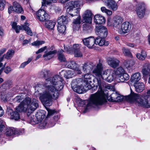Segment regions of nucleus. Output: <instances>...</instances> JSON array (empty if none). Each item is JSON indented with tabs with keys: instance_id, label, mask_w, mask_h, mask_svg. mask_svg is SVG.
<instances>
[{
	"instance_id": "obj_1",
	"label": "nucleus",
	"mask_w": 150,
	"mask_h": 150,
	"mask_svg": "<svg viewBox=\"0 0 150 150\" xmlns=\"http://www.w3.org/2000/svg\"><path fill=\"white\" fill-rule=\"evenodd\" d=\"M63 86V79L59 75L47 79L43 84L44 89L39 94L40 100L44 105L47 106L51 105L52 100H56L58 98L59 91Z\"/></svg>"
},
{
	"instance_id": "obj_2",
	"label": "nucleus",
	"mask_w": 150,
	"mask_h": 150,
	"mask_svg": "<svg viewBox=\"0 0 150 150\" xmlns=\"http://www.w3.org/2000/svg\"><path fill=\"white\" fill-rule=\"evenodd\" d=\"M118 94L117 92L113 93L110 96L108 97L107 93H105L102 89L99 90L97 92L91 95L84 112H85L87 109L91 107H95L96 106L102 105L104 103L106 102L107 99L110 101H116Z\"/></svg>"
},
{
	"instance_id": "obj_3",
	"label": "nucleus",
	"mask_w": 150,
	"mask_h": 150,
	"mask_svg": "<svg viewBox=\"0 0 150 150\" xmlns=\"http://www.w3.org/2000/svg\"><path fill=\"white\" fill-rule=\"evenodd\" d=\"M103 67L100 60L97 64L96 67L92 71L93 74L95 76L97 81V85L99 87V90L103 88L105 84V82L102 79L110 82L114 79L115 71L110 69L105 70L103 71Z\"/></svg>"
},
{
	"instance_id": "obj_4",
	"label": "nucleus",
	"mask_w": 150,
	"mask_h": 150,
	"mask_svg": "<svg viewBox=\"0 0 150 150\" xmlns=\"http://www.w3.org/2000/svg\"><path fill=\"white\" fill-rule=\"evenodd\" d=\"M93 75L89 74L84 75V80L78 78L73 80L71 83L72 89L76 93L81 94L84 93L92 87L91 84Z\"/></svg>"
},
{
	"instance_id": "obj_5",
	"label": "nucleus",
	"mask_w": 150,
	"mask_h": 150,
	"mask_svg": "<svg viewBox=\"0 0 150 150\" xmlns=\"http://www.w3.org/2000/svg\"><path fill=\"white\" fill-rule=\"evenodd\" d=\"M126 100L130 103H135L139 106L150 107V89L146 93L141 96L135 93L132 91L130 94L125 97Z\"/></svg>"
},
{
	"instance_id": "obj_6",
	"label": "nucleus",
	"mask_w": 150,
	"mask_h": 150,
	"mask_svg": "<svg viewBox=\"0 0 150 150\" xmlns=\"http://www.w3.org/2000/svg\"><path fill=\"white\" fill-rule=\"evenodd\" d=\"M38 107V101L35 98L26 97L19 105L16 109L20 112H33Z\"/></svg>"
},
{
	"instance_id": "obj_7",
	"label": "nucleus",
	"mask_w": 150,
	"mask_h": 150,
	"mask_svg": "<svg viewBox=\"0 0 150 150\" xmlns=\"http://www.w3.org/2000/svg\"><path fill=\"white\" fill-rule=\"evenodd\" d=\"M12 85V82L9 80L5 81L2 85L1 88L3 91L1 93V98L2 101H7L8 98L12 96L13 93L8 89Z\"/></svg>"
},
{
	"instance_id": "obj_8",
	"label": "nucleus",
	"mask_w": 150,
	"mask_h": 150,
	"mask_svg": "<svg viewBox=\"0 0 150 150\" xmlns=\"http://www.w3.org/2000/svg\"><path fill=\"white\" fill-rule=\"evenodd\" d=\"M107 21V26L108 27L117 29L118 30L119 28L121 27L120 25H121L123 22V19L119 17H115L112 19L108 18Z\"/></svg>"
},
{
	"instance_id": "obj_9",
	"label": "nucleus",
	"mask_w": 150,
	"mask_h": 150,
	"mask_svg": "<svg viewBox=\"0 0 150 150\" xmlns=\"http://www.w3.org/2000/svg\"><path fill=\"white\" fill-rule=\"evenodd\" d=\"M70 21V19H67L64 16H62L59 17L57 20V30L60 33H63L66 29L65 25Z\"/></svg>"
},
{
	"instance_id": "obj_10",
	"label": "nucleus",
	"mask_w": 150,
	"mask_h": 150,
	"mask_svg": "<svg viewBox=\"0 0 150 150\" xmlns=\"http://www.w3.org/2000/svg\"><path fill=\"white\" fill-rule=\"evenodd\" d=\"M135 11L138 16L140 18H143L145 13V7L144 4L139 3L136 6Z\"/></svg>"
},
{
	"instance_id": "obj_11",
	"label": "nucleus",
	"mask_w": 150,
	"mask_h": 150,
	"mask_svg": "<svg viewBox=\"0 0 150 150\" xmlns=\"http://www.w3.org/2000/svg\"><path fill=\"white\" fill-rule=\"evenodd\" d=\"M13 4V6H11L8 8V12L9 14L11 13L12 11L18 13H22L23 12V10L21 6L17 2H14Z\"/></svg>"
},
{
	"instance_id": "obj_12",
	"label": "nucleus",
	"mask_w": 150,
	"mask_h": 150,
	"mask_svg": "<svg viewBox=\"0 0 150 150\" xmlns=\"http://www.w3.org/2000/svg\"><path fill=\"white\" fill-rule=\"evenodd\" d=\"M131 28V25L128 22H125L122 23L120 27L118 28V32L120 34H124L129 32Z\"/></svg>"
},
{
	"instance_id": "obj_13",
	"label": "nucleus",
	"mask_w": 150,
	"mask_h": 150,
	"mask_svg": "<svg viewBox=\"0 0 150 150\" xmlns=\"http://www.w3.org/2000/svg\"><path fill=\"white\" fill-rule=\"evenodd\" d=\"M79 11L80 9L79 8H74L71 6H69L67 9L68 13L66 16H65V17H66L67 19H70V18L71 17H72L79 15Z\"/></svg>"
},
{
	"instance_id": "obj_14",
	"label": "nucleus",
	"mask_w": 150,
	"mask_h": 150,
	"mask_svg": "<svg viewBox=\"0 0 150 150\" xmlns=\"http://www.w3.org/2000/svg\"><path fill=\"white\" fill-rule=\"evenodd\" d=\"M65 65L67 67L74 70L77 74H81L79 66L75 62L70 61L67 62Z\"/></svg>"
},
{
	"instance_id": "obj_15",
	"label": "nucleus",
	"mask_w": 150,
	"mask_h": 150,
	"mask_svg": "<svg viewBox=\"0 0 150 150\" xmlns=\"http://www.w3.org/2000/svg\"><path fill=\"white\" fill-rule=\"evenodd\" d=\"M96 33L99 37L105 38L107 37L108 31L106 28L104 26L96 27L95 29Z\"/></svg>"
},
{
	"instance_id": "obj_16",
	"label": "nucleus",
	"mask_w": 150,
	"mask_h": 150,
	"mask_svg": "<svg viewBox=\"0 0 150 150\" xmlns=\"http://www.w3.org/2000/svg\"><path fill=\"white\" fill-rule=\"evenodd\" d=\"M93 14L91 11L88 10L86 11L82 15V22L91 23Z\"/></svg>"
},
{
	"instance_id": "obj_17",
	"label": "nucleus",
	"mask_w": 150,
	"mask_h": 150,
	"mask_svg": "<svg viewBox=\"0 0 150 150\" xmlns=\"http://www.w3.org/2000/svg\"><path fill=\"white\" fill-rule=\"evenodd\" d=\"M36 15L37 19L41 21H44L48 18V13L43 9L39 10Z\"/></svg>"
},
{
	"instance_id": "obj_18",
	"label": "nucleus",
	"mask_w": 150,
	"mask_h": 150,
	"mask_svg": "<svg viewBox=\"0 0 150 150\" xmlns=\"http://www.w3.org/2000/svg\"><path fill=\"white\" fill-rule=\"evenodd\" d=\"M54 47L53 46L48 48L47 50V51H49L45 52L43 56L45 60H49L53 57V54L57 52V51L54 50Z\"/></svg>"
},
{
	"instance_id": "obj_19",
	"label": "nucleus",
	"mask_w": 150,
	"mask_h": 150,
	"mask_svg": "<svg viewBox=\"0 0 150 150\" xmlns=\"http://www.w3.org/2000/svg\"><path fill=\"white\" fill-rule=\"evenodd\" d=\"M82 40L84 45L89 48L91 49L95 48V39L93 38L90 37L85 38Z\"/></svg>"
},
{
	"instance_id": "obj_20",
	"label": "nucleus",
	"mask_w": 150,
	"mask_h": 150,
	"mask_svg": "<svg viewBox=\"0 0 150 150\" xmlns=\"http://www.w3.org/2000/svg\"><path fill=\"white\" fill-rule=\"evenodd\" d=\"M104 3L109 8L113 11H116L117 9V4L114 0H107L104 1Z\"/></svg>"
},
{
	"instance_id": "obj_21",
	"label": "nucleus",
	"mask_w": 150,
	"mask_h": 150,
	"mask_svg": "<svg viewBox=\"0 0 150 150\" xmlns=\"http://www.w3.org/2000/svg\"><path fill=\"white\" fill-rule=\"evenodd\" d=\"M64 47L65 51L68 53L72 54L77 51L80 50L81 46L78 44L74 45L72 48H71L69 46L65 47L64 45Z\"/></svg>"
},
{
	"instance_id": "obj_22",
	"label": "nucleus",
	"mask_w": 150,
	"mask_h": 150,
	"mask_svg": "<svg viewBox=\"0 0 150 150\" xmlns=\"http://www.w3.org/2000/svg\"><path fill=\"white\" fill-rule=\"evenodd\" d=\"M109 65L113 68H115L118 66L120 61L114 57H108L107 60Z\"/></svg>"
},
{
	"instance_id": "obj_23",
	"label": "nucleus",
	"mask_w": 150,
	"mask_h": 150,
	"mask_svg": "<svg viewBox=\"0 0 150 150\" xmlns=\"http://www.w3.org/2000/svg\"><path fill=\"white\" fill-rule=\"evenodd\" d=\"M94 19L95 23L98 24H104L106 21L105 17L99 14L95 15Z\"/></svg>"
},
{
	"instance_id": "obj_24",
	"label": "nucleus",
	"mask_w": 150,
	"mask_h": 150,
	"mask_svg": "<svg viewBox=\"0 0 150 150\" xmlns=\"http://www.w3.org/2000/svg\"><path fill=\"white\" fill-rule=\"evenodd\" d=\"M134 86L136 91L138 93L142 92L144 88V84L142 82H135L134 83Z\"/></svg>"
},
{
	"instance_id": "obj_25",
	"label": "nucleus",
	"mask_w": 150,
	"mask_h": 150,
	"mask_svg": "<svg viewBox=\"0 0 150 150\" xmlns=\"http://www.w3.org/2000/svg\"><path fill=\"white\" fill-rule=\"evenodd\" d=\"M104 38L100 37L96 38L95 40V43L96 45L97 44L99 46H102L103 45L107 46L109 44V42L108 41H105Z\"/></svg>"
},
{
	"instance_id": "obj_26",
	"label": "nucleus",
	"mask_w": 150,
	"mask_h": 150,
	"mask_svg": "<svg viewBox=\"0 0 150 150\" xmlns=\"http://www.w3.org/2000/svg\"><path fill=\"white\" fill-rule=\"evenodd\" d=\"M129 76L127 73L122 74L116 77L117 81L118 82H123L129 79Z\"/></svg>"
},
{
	"instance_id": "obj_27",
	"label": "nucleus",
	"mask_w": 150,
	"mask_h": 150,
	"mask_svg": "<svg viewBox=\"0 0 150 150\" xmlns=\"http://www.w3.org/2000/svg\"><path fill=\"white\" fill-rule=\"evenodd\" d=\"M18 107V106L16 107V111H13L11 110H10L9 112L11 116V119H14L16 120L20 119L19 112H19L16 110V109Z\"/></svg>"
},
{
	"instance_id": "obj_28",
	"label": "nucleus",
	"mask_w": 150,
	"mask_h": 150,
	"mask_svg": "<svg viewBox=\"0 0 150 150\" xmlns=\"http://www.w3.org/2000/svg\"><path fill=\"white\" fill-rule=\"evenodd\" d=\"M150 71V65L149 63H146L143 65L142 72L144 75H148Z\"/></svg>"
},
{
	"instance_id": "obj_29",
	"label": "nucleus",
	"mask_w": 150,
	"mask_h": 150,
	"mask_svg": "<svg viewBox=\"0 0 150 150\" xmlns=\"http://www.w3.org/2000/svg\"><path fill=\"white\" fill-rule=\"evenodd\" d=\"M94 65L91 63H86L82 67L83 71L85 72H89L93 67Z\"/></svg>"
},
{
	"instance_id": "obj_30",
	"label": "nucleus",
	"mask_w": 150,
	"mask_h": 150,
	"mask_svg": "<svg viewBox=\"0 0 150 150\" xmlns=\"http://www.w3.org/2000/svg\"><path fill=\"white\" fill-rule=\"evenodd\" d=\"M6 135L10 136L13 134H18V130L13 127L9 128L7 129L6 133Z\"/></svg>"
},
{
	"instance_id": "obj_31",
	"label": "nucleus",
	"mask_w": 150,
	"mask_h": 150,
	"mask_svg": "<svg viewBox=\"0 0 150 150\" xmlns=\"http://www.w3.org/2000/svg\"><path fill=\"white\" fill-rule=\"evenodd\" d=\"M29 24L28 23H25L24 25H22L21 30H23L26 32L27 33L30 35H33V33L31 29L29 28Z\"/></svg>"
},
{
	"instance_id": "obj_32",
	"label": "nucleus",
	"mask_w": 150,
	"mask_h": 150,
	"mask_svg": "<svg viewBox=\"0 0 150 150\" xmlns=\"http://www.w3.org/2000/svg\"><path fill=\"white\" fill-rule=\"evenodd\" d=\"M45 26L49 30H52L55 25V22L51 20H47L46 21Z\"/></svg>"
},
{
	"instance_id": "obj_33",
	"label": "nucleus",
	"mask_w": 150,
	"mask_h": 150,
	"mask_svg": "<svg viewBox=\"0 0 150 150\" xmlns=\"http://www.w3.org/2000/svg\"><path fill=\"white\" fill-rule=\"evenodd\" d=\"M141 76L139 73L137 72L134 74L131 78V80L132 82H138L141 79Z\"/></svg>"
},
{
	"instance_id": "obj_34",
	"label": "nucleus",
	"mask_w": 150,
	"mask_h": 150,
	"mask_svg": "<svg viewBox=\"0 0 150 150\" xmlns=\"http://www.w3.org/2000/svg\"><path fill=\"white\" fill-rule=\"evenodd\" d=\"M146 52L144 51H142L140 53H138L136 54L137 57L140 60H144L146 57Z\"/></svg>"
},
{
	"instance_id": "obj_35",
	"label": "nucleus",
	"mask_w": 150,
	"mask_h": 150,
	"mask_svg": "<svg viewBox=\"0 0 150 150\" xmlns=\"http://www.w3.org/2000/svg\"><path fill=\"white\" fill-rule=\"evenodd\" d=\"M134 64V62L132 60L126 61L124 63L125 67L129 69Z\"/></svg>"
},
{
	"instance_id": "obj_36",
	"label": "nucleus",
	"mask_w": 150,
	"mask_h": 150,
	"mask_svg": "<svg viewBox=\"0 0 150 150\" xmlns=\"http://www.w3.org/2000/svg\"><path fill=\"white\" fill-rule=\"evenodd\" d=\"M68 4L69 6H71L74 8L79 7L80 6V1H71L68 2Z\"/></svg>"
},
{
	"instance_id": "obj_37",
	"label": "nucleus",
	"mask_w": 150,
	"mask_h": 150,
	"mask_svg": "<svg viewBox=\"0 0 150 150\" xmlns=\"http://www.w3.org/2000/svg\"><path fill=\"white\" fill-rule=\"evenodd\" d=\"M32 112H28L27 113V115L28 117V118L30 120V121L31 122L35 121L36 117H38V115L40 116V113L39 112L37 113V114H36L35 116L33 113H31Z\"/></svg>"
},
{
	"instance_id": "obj_38",
	"label": "nucleus",
	"mask_w": 150,
	"mask_h": 150,
	"mask_svg": "<svg viewBox=\"0 0 150 150\" xmlns=\"http://www.w3.org/2000/svg\"><path fill=\"white\" fill-rule=\"evenodd\" d=\"M74 75V71L71 70L66 71L64 74V77L67 79L72 78Z\"/></svg>"
},
{
	"instance_id": "obj_39",
	"label": "nucleus",
	"mask_w": 150,
	"mask_h": 150,
	"mask_svg": "<svg viewBox=\"0 0 150 150\" xmlns=\"http://www.w3.org/2000/svg\"><path fill=\"white\" fill-rule=\"evenodd\" d=\"M11 24L12 28L15 30L17 33H19L20 30L22 29V27L19 25H17V23L16 22H13Z\"/></svg>"
},
{
	"instance_id": "obj_40",
	"label": "nucleus",
	"mask_w": 150,
	"mask_h": 150,
	"mask_svg": "<svg viewBox=\"0 0 150 150\" xmlns=\"http://www.w3.org/2000/svg\"><path fill=\"white\" fill-rule=\"evenodd\" d=\"M49 71L46 69L42 70L39 73L40 76L42 78L47 77L48 76Z\"/></svg>"
},
{
	"instance_id": "obj_41",
	"label": "nucleus",
	"mask_w": 150,
	"mask_h": 150,
	"mask_svg": "<svg viewBox=\"0 0 150 150\" xmlns=\"http://www.w3.org/2000/svg\"><path fill=\"white\" fill-rule=\"evenodd\" d=\"M125 73H126L124 69L121 67L118 68L115 71V73L117 76V77Z\"/></svg>"
},
{
	"instance_id": "obj_42",
	"label": "nucleus",
	"mask_w": 150,
	"mask_h": 150,
	"mask_svg": "<svg viewBox=\"0 0 150 150\" xmlns=\"http://www.w3.org/2000/svg\"><path fill=\"white\" fill-rule=\"evenodd\" d=\"M14 52V50H9L7 52L5 58L7 59H10L13 56Z\"/></svg>"
},
{
	"instance_id": "obj_43",
	"label": "nucleus",
	"mask_w": 150,
	"mask_h": 150,
	"mask_svg": "<svg viewBox=\"0 0 150 150\" xmlns=\"http://www.w3.org/2000/svg\"><path fill=\"white\" fill-rule=\"evenodd\" d=\"M63 51V50H62L60 52H59L58 54V59L61 62H64L66 61V58L62 53Z\"/></svg>"
},
{
	"instance_id": "obj_44",
	"label": "nucleus",
	"mask_w": 150,
	"mask_h": 150,
	"mask_svg": "<svg viewBox=\"0 0 150 150\" xmlns=\"http://www.w3.org/2000/svg\"><path fill=\"white\" fill-rule=\"evenodd\" d=\"M122 51L123 54L125 56L132 57V55L129 50L126 49L125 47H123L122 48Z\"/></svg>"
},
{
	"instance_id": "obj_45",
	"label": "nucleus",
	"mask_w": 150,
	"mask_h": 150,
	"mask_svg": "<svg viewBox=\"0 0 150 150\" xmlns=\"http://www.w3.org/2000/svg\"><path fill=\"white\" fill-rule=\"evenodd\" d=\"M81 17L79 15L77 16V18L74 19L73 22V24H78L80 25L81 23Z\"/></svg>"
},
{
	"instance_id": "obj_46",
	"label": "nucleus",
	"mask_w": 150,
	"mask_h": 150,
	"mask_svg": "<svg viewBox=\"0 0 150 150\" xmlns=\"http://www.w3.org/2000/svg\"><path fill=\"white\" fill-rule=\"evenodd\" d=\"M32 59L31 58H29L27 61L25 62L22 63L19 67L21 68H24L26 65L31 62Z\"/></svg>"
},
{
	"instance_id": "obj_47",
	"label": "nucleus",
	"mask_w": 150,
	"mask_h": 150,
	"mask_svg": "<svg viewBox=\"0 0 150 150\" xmlns=\"http://www.w3.org/2000/svg\"><path fill=\"white\" fill-rule=\"evenodd\" d=\"M45 43V41H43L37 40L32 43V45L33 46H37L43 44Z\"/></svg>"
},
{
	"instance_id": "obj_48",
	"label": "nucleus",
	"mask_w": 150,
	"mask_h": 150,
	"mask_svg": "<svg viewBox=\"0 0 150 150\" xmlns=\"http://www.w3.org/2000/svg\"><path fill=\"white\" fill-rule=\"evenodd\" d=\"M24 96L23 95H21L20 96H18L16 97L13 100L15 102L19 103L22 99H23Z\"/></svg>"
},
{
	"instance_id": "obj_49",
	"label": "nucleus",
	"mask_w": 150,
	"mask_h": 150,
	"mask_svg": "<svg viewBox=\"0 0 150 150\" xmlns=\"http://www.w3.org/2000/svg\"><path fill=\"white\" fill-rule=\"evenodd\" d=\"M6 5L5 0H0V10H3L4 9Z\"/></svg>"
},
{
	"instance_id": "obj_50",
	"label": "nucleus",
	"mask_w": 150,
	"mask_h": 150,
	"mask_svg": "<svg viewBox=\"0 0 150 150\" xmlns=\"http://www.w3.org/2000/svg\"><path fill=\"white\" fill-rule=\"evenodd\" d=\"M74 56L76 57H82L83 55L82 52L80 51V50L75 51L74 52Z\"/></svg>"
},
{
	"instance_id": "obj_51",
	"label": "nucleus",
	"mask_w": 150,
	"mask_h": 150,
	"mask_svg": "<svg viewBox=\"0 0 150 150\" xmlns=\"http://www.w3.org/2000/svg\"><path fill=\"white\" fill-rule=\"evenodd\" d=\"M47 47L46 46H45L43 47H42L39 50H38L36 52V54H38L41 52H42L43 51H44L46 49H47Z\"/></svg>"
},
{
	"instance_id": "obj_52",
	"label": "nucleus",
	"mask_w": 150,
	"mask_h": 150,
	"mask_svg": "<svg viewBox=\"0 0 150 150\" xmlns=\"http://www.w3.org/2000/svg\"><path fill=\"white\" fill-rule=\"evenodd\" d=\"M12 69L9 67H6L4 69V72L6 74H8L11 71Z\"/></svg>"
},
{
	"instance_id": "obj_53",
	"label": "nucleus",
	"mask_w": 150,
	"mask_h": 150,
	"mask_svg": "<svg viewBox=\"0 0 150 150\" xmlns=\"http://www.w3.org/2000/svg\"><path fill=\"white\" fill-rule=\"evenodd\" d=\"M117 97L116 98V102L121 101L123 100V97L122 96H120V94H118Z\"/></svg>"
},
{
	"instance_id": "obj_54",
	"label": "nucleus",
	"mask_w": 150,
	"mask_h": 150,
	"mask_svg": "<svg viewBox=\"0 0 150 150\" xmlns=\"http://www.w3.org/2000/svg\"><path fill=\"white\" fill-rule=\"evenodd\" d=\"M47 125V121L46 120H44L40 124V126L41 127V128H46Z\"/></svg>"
},
{
	"instance_id": "obj_55",
	"label": "nucleus",
	"mask_w": 150,
	"mask_h": 150,
	"mask_svg": "<svg viewBox=\"0 0 150 150\" xmlns=\"http://www.w3.org/2000/svg\"><path fill=\"white\" fill-rule=\"evenodd\" d=\"M47 110L48 111V114H47L48 116H50L52 115V114H53V113H54L55 112V111L54 110L47 109Z\"/></svg>"
},
{
	"instance_id": "obj_56",
	"label": "nucleus",
	"mask_w": 150,
	"mask_h": 150,
	"mask_svg": "<svg viewBox=\"0 0 150 150\" xmlns=\"http://www.w3.org/2000/svg\"><path fill=\"white\" fill-rule=\"evenodd\" d=\"M83 28L84 30H88L90 29L91 27L86 24H85L83 25Z\"/></svg>"
},
{
	"instance_id": "obj_57",
	"label": "nucleus",
	"mask_w": 150,
	"mask_h": 150,
	"mask_svg": "<svg viewBox=\"0 0 150 150\" xmlns=\"http://www.w3.org/2000/svg\"><path fill=\"white\" fill-rule=\"evenodd\" d=\"M4 122L0 119V132H1L3 130V128L4 127Z\"/></svg>"
},
{
	"instance_id": "obj_58",
	"label": "nucleus",
	"mask_w": 150,
	"mask_h": 150,
	"mask_svg": "<svg viewBox=\"0 0 150 150\" xmlns=\"http://www.w3.org/2000/svg\"><path fill=\"white\" fill-rule=\"evenodd\" d=\"M79 25L76 24H73V27L74 30H77L79 29Z\"/></svg>"
},
{
	"instance_id": "obj_59",
	"label": "nucleus",
	"mask_w": 150,
	"mask_h": 150,
	"mask_svg": "<svg viewBox=\"0 0 150 150\" xmlns=\"http://www.w3.org/2000/svg\"><path fill=\"white\" fill-rule=\"evenodd\" d=\"M105 13L108 16H110L112 14V12L111 10L108 9V11H106Z\"/></svg>"
},
{
	"instance_id": "obj_60",
	"label": "nucleus",
	"mask_w": 150,
	"mask_h": 150,
	"mask_svg": "<svg viewBox=\"0 0 150 150\" xmlns=\"http://www.w3.org/2000/svg\"><path fill=\"white\" fill-rule=\"evenodd\" d=\"M4 112L2 107L0 106V117L2 116L4 114Z\"/></svg>"
},
{
	"instance_id": "obj_61",
	"label": "nucleus",
	"mask_w": 150,
	"mask_h": 150,
	"mask_svg": "<svg viewBox=\"0 0 150 150\" xmlns=\"http://www.w3.org/2000/svg\"><path fill=\"white\" fill-rule=\"evenodd\" d=\"M54 120H53L52 122H52H50L48 124L49 127H53L55 125V124L56 123V122L55 121L54 122Z\"/></svg>"
},
{
	"instance_id": "obj_62",
	"label": "nucleus",
	"mask_w": 150,
	"mask_h": 150,
	"mask_svg": "<svg viewBox=\"0 0 150 150\" xmlns=\"http://www.w3.org/2000/svg\"><path fill=\"white\" fill-rule=\"evenodd\" d=\"M18 134L20 135L23 134L24 132V129H22L20 130L19 131H18Z\"/></svg>"
},
{
	"instance_id": "obj_63",
	"label": "nucleus",
	"mask_w": 150,
	"mask_h": 150,
	"mask_svg": "<svg viewBox=\"0 0 150 150\" xmlns=\"http://www.w3.org/2000/svg\"><path fill=\"white\" fill-rule=\"evenodd\" d=\"M101 10L103 13H105L106 11H108V9L105 7H102L101 8Z\"/></svg>"
},
{
	"instance_id": "obj_64",
	"label": "nucleus",
	"mask_w": 150,
	"mask_h": 150,
	"mask_svg": "<svg viewBox=\"0 0 150 150\" xmlns=\"http://www.w3.org/2000/svg\"><path fill=\"white\" fill-rule=\"evenodd\" d=\"M101 10L103 13H105L106 11H108V9L105 7H102L101 8Z\"/></svg>"
}]
</instances>
